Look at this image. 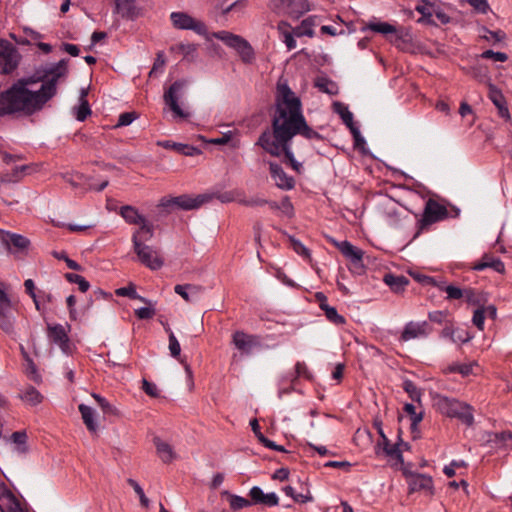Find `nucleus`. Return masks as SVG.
Here are the masks:
<instances>
[{
    "label": "nucleus",
    "mask_w": 512,
    "mask_h": 512,
    "mask_svg": "<svg viewBox=\"0 0 512 512\" xmlns=\"http://www.w3.org/2000/svg\"><path fill=\"white\" fill-rule=\"evenodd\" d=\"M68 72V60L62 59L45 70L38 89H31L39 81L33 78L21 79L8 90L0 93V116L22 111L31 114L41 109L57 91V83Z\"/></svg>",
    "instance_id": "f257e3e1"
},
{
    "label": "nucleus",
    "mask_w": 512,
    "mask_h": 512,
    "mask_svg": "<svg viewBox=\"0 0 512 512\" xmlns=\"http://www.w3.org/2000/svg\"><path fill=\"white\" fill-rule=\"evenodd\" d=\"M302 135L305 139H321L317 130H264L257 145L274 157L284 156L283 162L297 173H301L302 164L298 162L292 150L293 137Z\"/></svg>",
    "instance_id": "f03ea898"
},
{
    "label": "nucleus",
    "mask_w": 512,
    "mask_h": 512,
    "mask_svg": "<svg viewBox=\"0 0 512 512\" xmlns=\"http://www.w3.org/2000/svg\"><path fill=\"white\" fill-rule=\"evenodd\" d=\"M275 102L271 128H309L302 113L301 101L287 84H277Z\"/></svg>",
    "instance_id": "7ed1b4c3"
},
{
    "label": "nucleus",
    "mask_w": 512,
    "mask_h": 512,
    "mask_svg": "<svg viewBox=\"0 0 512 512\" xmlns=\"http://www.w3.org/2000/svg\"><path fill=\"white\" fill-rule=\"evenodd\" d=\"M433 405L442 415L456 418L468 427L474 424L473 407L465 402L442 394H436L433 397Z\"/></svg>",
    "instance_id": "20e7f679"
},
{
    "label": "nucleus",
    "mask_w": 512,
    "mask_h": 512,
    "mask_svg": "<svg viewBox=\"0 0 512 512\" xmlns=\"http://www.w3.org/2000/svg\"><path fill=\"white\" fill-rule=\"evenodd\" d=\"M449 217V212L443 204H440L433 198H429L425 202L421 219L417 222V231L413 236L416 239L420 234L432 224L443 221Z\"/></svg>",
    "instance_id": "39448f33"
},
{
    "label": "nucleus",
    "mask_w": 512,
    "mask_h": 512,
    "mask_svg": "<svg viewBox=\"0 0 512 512\" xmlns=\"http://www.w3.org/2000/svg\"><path fill=\"white\" fill-rule=\"evenodd\" d=\"M145 235L138 236V233L132 234L133 250L137 255L139 262L151 270H159L164 265V260L158 255L153 247L146 245Z\"/></svg>",
    "instance_id": "423d86ee"
},
{
    "label": "nucleus",
    "mask_w": 512,
    "mask_h": 512,
    "mask_svg": "<svg viewBox=\"0 0 512 512\" xmlns=\"http://www.w3.org/2000/svg\"><path fill=\"white\" fill-rule=\"evenodd\" d=\"M213 199V195L199 194L196 197H192L187 194H183L177 197H163L159 202V207L168 209L171 207H177L178 209L189 211L198 209L203 204L210 202Z\"/></svg>",
    "instance_id": "0eeeda50"
},
{
    "label": "nucleus",
    "mask_w": 512,
    "mask_h": 512,
    "mask_svg": "<svg viewBox=\"0 0 512 512\" xmlns=\"http://www.w3.org/2000/svg\"><path fill=\"white\" fill-rule=\"evenodd\" d=\"M120 216L130 225H139L133 233L138 236L145 235L144 240H151L154 236V225L149 222L138 209L132 205H124L120 208Z\"/></svg>",
    "instance_id": "6e6552de"
},
{
    "label": "nucleus",
    "mask_w": 512,
    "mask_h": 512,
    "mask_svg": "<svg viewBox=\"0 0 512 512\" xmlns=\"http://www.w3.org/2000/svg\"><path fill=\"white\" fill-rule=\"evenodd\" d=\"M185 82L175 81L164 93V102L172 112L175 119L185 120L190 117V111L179 104V99L183 95Z\"/></svg>",
    "instance_id": "1a4fd4ad"
},
{
    "label": "nucleus",
    "mask_w": 512,
    "mask_h": 512,
    "mask_svg": "<svg viewBox=\"0 0 512 512\" xmlns=\"http://www.w3.org/2000/svg\"><path fill=\"white\" fill-rule=\"evenodd\" d=\"M14 305L6 292V285L0 282V329L7 335L15 333Z\"/></svg>",
    "instance_id": "9d476101"
},
{
    "label": "nucleus",
    "mask_w": 512,
    "mask_h": 512,
    "mask_svg": "<svg viewBox=\"0 0 512 512\" xmlns=\"http://www.w3.org/2000/svg\"><path fill=\"white\" fill-rule=\"evenodd\" d=\"M270 8L278 15L298 19L310 10V4L308 0H271Z\"/></svg>",
    "instance_id": "9b49d317"
},
{
    "label": "nucleus",
    "mask_w": 512,
    "mask_h": 512,
    "mask_svg": "<svg viewBox=\"0 0 512 512\" xmlns=\"http://www.w3.org/2000/svg\"><path fill=\"white\" fill-rule=\"evenodd\" d=\"M212 36L221 40L227 46L235 49L244 62H249L253 56L251 45L241 36L228 31L214 32Z\"/></svg>",
    "instance_id": "f8f14e48"
},
{
    "label": "nucleus",
    "mask_w": 512,
    "mask_h": 512,
    "mask_svg": "<svg viewBox=\"0 0 512 512\" xmlns=\"http://www.w3.org/2000/svg\"><path fill=\"white\" fill-rule=\"evenodd\" d=\"M20 61L17 48L6 40H0V72L9 74L14 71Z\"/></svg>",
    "instance_id": "ddd939ff"
},
{
    "label": "nucleus",
    "mask_w": 512,
    "mask_h": 512,
    "mask_svg": "<svg viewBox=\"0 0 512 512\" xmlns=\"http://www.w3.org/2000/svg\"><path fill=\"white\" fill-rule=\"evenodd\" d=\"M170 20L177 29L192 30L199 35H207L208 30L206 25L185 12H172L170 14Z\"/></svg>",
    "instance_id": "4468645a"
},
{
    "label": "nucleus",
    "mask_w": 512,
    "mask_h": 512,
    "mask_svg": "<svg viewBox=\"0 0 512 512\" xmlns=\"http://www.w3.org/2000/svg\"><path fill=\"white\" fill-rule=\"evenodd\" d=\"M232 343L243 354L249 355L255 348L262 346L261 336L236 331L232 335Z\"/></svg>",
    "instance_id": "2eb2a0df"
},
{
    "label": "nucleus",
    "mask_w": 512,
    "mask_h": 512,
    "mask_svg": "<svg viewBox=\"0 0 512 512\" xmlns=\"http://www.w3.org/2000/svg\"><path fill=\"white\" fill-rule=\"evenodd\" d=\"M432 332V327L427 321H410L405 324L399 341L407 342L416 338H426Z\"/></svg>",
    "instance_id": "dca6fc26"
},
{
    "label": "nucleus",
    "mask_w": 512,
    "mask_h": 512,
    "mask_svg": "<svg viewBox=\"0 0 512 512\" xmlns=\"http://www.w3.org/2000/svg\"><path fill=\"white\" fill-rule=\"evenodd\" d=\"M0 511L1 512H27L18 498L4 482L0 483Z\"/></svg>",
    "instance_id": "f3484780"
},
{
    "label": "nucleus",
    "mask_w": 512,
    "mask_h": 512,
    "mask_svg": "<svg viewBox=\"0 0 512 512\" xmlns=\"http://www.w3.org/2000/svg\"><path fill=\"white\" fill-rule=\"evenodd\" d=\"M407 482L409 486V493L424 491L430 496L434 494L433 479L429 475L410 473Z\"/></svg>",
    "instance_id": "a211bd4d"
},
{
    "label": "nucleus",
    "mask_w": 512,
    "mask_h": 512,
    "mask_svg": "<svg viewBox=\"0 0 512 512\" xmlns=\"http://www.w3.org/2000/svg\"><path fill=\"white\" fill-rule=\"evenodd\" d=\"M251 505H264L275 507L279 503V497L275 492L264 493L261 487L253 486L248 493Z\"/></svg>",
    "instance_id": "6ab92c4d"
},
{
    "label": "nucleus",
    "mask_w": 512,
    "mask_h": 512,
    "mask_svg": "<svg viewBox=\"0 0 512 512\" xmlns=\"http://www.w3.org/2000/svg\"><path fill=\"white\" fill-rule=\"evenodd\" d=\"M269 171L272 179L275 181V184L278 188L282 190H291L294 188V178L292 176L287 175V173L283 170L281 165L275 162H270Z\"/></svg>",
    "instance_id": "aec40b11"
},
{
    "label": "nucleus",
    "mask_w": 512,
    "mask_h": 512,
    "mask_svg": "<svg viewBox=\"0 0 512 512\" xmlns=\"http://www.w3.org/2000/svg\"><path fill=\"white\" fill-rule=\"evenodd\" d=\"M48 337L64 353H68L70 350V339L67 331L61 324L48 325Z\"/></svg>",
    "instance_id": "412c9836"
},
{
    "label": "nucleus",
    "mask_w": 512,
    "mask_h": 512,
    "mask_svg": "<svg viewBox=\"0 0 512 512\" xmlns=\"http://www.w3.org/2000/svg\"><path fill=\"white\" fill-rule=\"evenodd\" d=\"M1 239L6 248L12 253L24 251L30 245V240L27 237L12 232H5Z\"/></svg>",
    "instance_id": "4be33fe9"
},
{
    "label": "nucleus",
    "mask_w": 512,
    "mask_h": 512,
    "mask_svg": "<svg viewBox=\"0 0 512 512\" xmlns=\"http://www.w3.org/2000/svg\"><path fill=\"white\" fill-rule=\"evenodd\" d=\"M337 247L344 257L349 259L356 268H363L362 259L364 252L351 244L349 241L344 240L340 243H337Z\"/></svg>",
    "instance_id": "5701e85b"
},
{
    "label": "nucleus",
    "mask_w": 512,
    "mask_h": 512,
    "mask_svg": "<svg viewBox=\"0 0 512 512\" xmlns=\"http://www.w3.org/2000/svg\"><path fill=\"white\" fill-rule=\"evenodd\" d=\"M200 139L213 145H228L231 149H238L241 144L240 139L231 130L226 133H222L220 137L206 139L205 137L200 136Z\"/></svg>",
    "instance_id": "b1692460"
},
{
    "label": "nucleus",
    "mask_w": 512,
    "mask_h": 512,
    "mask_svg": "<svg viewBox=\"0 0 512 512\" xmlns=\"http://www.w3.org/2000/svg\"><path fill=\"white\" fill-rule=\"evenodd\" d=\"M203 291V287L195 284H177L174 292L181 296L186 302H193Z\"/></svg>",
    "instance_id": "393cba45"
},
{
    "label": "nucleus",
    "mask_w": 512,
    "mask_h": 512,
    "mask_svg": "<svg viewBox=\"0 0 512 512\" xmlns=\"http://www.w3.org/2000/svg\"><path fill=\"white\" fill-rule=\"evenodd\" d=\"M18 397L32 407L38 406L44 400V396L32 385L24 387Z\"/></svg>",
    "instance_id": "a878e982"
},
{
    "label": "nucleus",
    "mask_w": 512,
    "mask_h": 512,
    "mask_svg": "<svg viewBox=\"0 0 512 512\" xmlns=\"http://www.w3.org/2000/svg\"><path fill=\"white\" fill-rule=\"evenodd\" d=\"M115 10L123 18L127 19H134L139 14L134 0H115Z\"/></svg>",
    "instance_id": "bb28decb"
},
{
    "label": "nucleus",
    "mask_w": 512,
    "mask_h": 512,
    "mask_svg": "<svg viewBox=\"0 0 512 512\" xmlns=\"http://www.w3.org/2000/svg\"><path fill=\"white\" fill-rule=\"evenodd\" d=\"M61 177L73 188H84L85 190H88L87 187L90 181V177L84 175L83 173L71 171L61 174Z\"/></svg>",
    "instance_id": "cd10ccee"
},
{
    "label": "nucleus",
    "mask_w": 512,
    "mask_h": 512,
    "mask_svg": "<svg viewBox=\"0 0 512 512\" xmlns=\"http://www.w3.org/2000/svg\"><path fill=\"white\" fill-rule=\"evenodd\" d=\"M384 282L395 293H401L409 285V279L403 275L385 274Z\"/></svg>",
    "instance_id": "c85d7f7f"
},
{
    "label": "nucleus",
    "mask_w": 512,
    "mask_h": 512,
    "mask_svg": "<svg viewBox=\"0 0 512 512\" xmlns=\"http://www.w3.org/2000/svg\"><path fill=\"white\" fill-rule=\"evenodd\" d=\"M78 410L81 413L83 422L87 429L90 432L95 433L97 431L98 425L94 418V410L90 406L83 403L79 404Z\"/></svg>",
    "instance_id": "c756f323"
},
{
    "label": "nucleus",
    "mask_w": 512,
    "mask_h": 512,
    "mask_svg": "<svg viewBox=\"0 0 512 512\" xmlns=\"http://www.w3.org/2000/svg\"><path fill=\"white\" fill-rule=\"evenodd\" d=\"M115 294L119 297H128L130 299L139 300L145 304H151V300L139 295L136 291L134 283L130 282L125 287H120L115 290Z\"/></svg>",
    "instance_id": "7c9ffc66"
},
{
    "label": "nucleus",
    "mask_w": 512,
    "mask_h": 512,
    "mask_svg": "<svg viewBox=\"0 0 512 512\" xmlns=\"http://www.w3.org/2000/svg\"><path fill=\"white\" fill-rule=\"evenodd\" d=\"M239 204L246 206V207H261L264 205H269V207L273 210H278L280 208L279 203L276 201H269L267 199L254 196L251 198H243L238 200Z\"/></svg>",
    "instance_id": "2f4dec72"
},
{
    "label": "nucleus",
    "mask_w": 512,
    "mask_h": 512,
    "mask_svg": "<svg viewBox=\"0 0 512 512\" xmlns=\"http://www.w3.org/2000/svg\"><path fill=\"white\" fill-rule=\"evenodd\" d=\"M333 111L340 116L343 124L346 125L347 128H355L353 125V113L346 104L335 102L333 104Z\"/></svg>",
    "instance_id": "473e14b6"
},
{
    "label": "nucleus",
    "mask_w": 512,
    "mask_h": 512,
    "mask_svg": "<svg viewBox=\"0 0 512 512\" xmlns=\"http://www.w3.org/2000/svg\"><path fill=\"white\" fill-rule=\"evenodd\" d=\"M154 443L157 453L164 463H169L174 459L175 454L170 444L162 441L160 438H155Z\"/></svg>",
    "instance_id": "72a5a7b5"
},
{
    "label": "nucleus",
    "mask_w": 512,
    "mask_h": 512,
    "mask_svg": "<svg viewBox=\"0 0 512 512\" xmlns=\"http://www.w3.org/2000/svg\"><path fill=\"white\" fill-rule=\"evenodd\" d=\"M278 31L282 36L283 42L285 43L288 50H293L296 48V40L294 39L293 33L290 31V25L285 21H280L278 23Z\"/></svg>",
    "instance_id": "f704fd0d"
},
{
    "label": "nucleus",
    "mask_w": 512,
    "mask_h": 512,
    "mask_svg": "<svg viewBox=\"0 0 512 512\" xmlns=\"http://www.w3.org/2000/svg\"><path fill=\"white\" fill-rule=\"evenodd\" d=\"M282 491L285 493V495H287L288 497H291L294 500V502H296V503L305 504L308 502H313V500H314V498L308 488L306 489L305 494L304 493H296L295 489L290 485L284 486L282 488Z\"/></svg>",
    "instance_id": "c9c22d12"
},
{
    "label": "nucleus",
    "mask_w": 512,
    "mask_h": 512,
    "mask_svg": "<svg viewBox=\"0 0 512 512\" xmlns=\"http://www.w3.org/2000/svg\"><path fill=\"white\" fill-rule=\"evenodd\" d=\"M383 216L390 226H397L400 222V213L392 202L383 205Z\"/></svg>",
    "instance_id": "e433bc0d"
},
{
    "label": "nucleus",
    "mask_w": 512,
    "mask_h": 512,
    "mask_svg": "<svg viewBox=\"0 0 512 512\" xmlns=\"http://www.w3.org/2000/svg\"><path fill=\"white\" fill-rule=\"evenodd\" d=\"M365 29H369L373 32L380 33L383 35L397 34V28L387 22H369Z\"/></svg>",
    "instance_id": "4c0bfd02"
},
{
    "label": "nucleus",
    "mask_w": 512,
    "mask_h": 512,
    "mask_svg": "<svg viewBox=\"0 0 512 512\" xmlns=\"http://www.w3.org/2000/svg\"><path fill=\"white\" fill-rule=\"evenodd\" d=\"M489 98L494 103V105L498 108L499 114L502 117H505L508 115V109L506 107V101L502 93L496 89H491Z\"/></svg>",
    "instance_id": "58836bf2"
},
{
    "label": "nucleus",
    "mask_w": 512,
    "mask_h": 512,
    "mask_svg": "<svg viewBox=\"0 0 512 512\" xmlns=\"http://www.w3.org/2000/svg\"><path fill=\"white\" fill-rule=\"evenodd\" d=\"M315 25V18L314 17H308L306 19H304L300 26H298L295 30H294V34L297 36V37H301V36H308V37H312L314 35V31H313V26Z\"/></svg>",
    "instance_id": "ea45409f"
},
{
    "label": "nucleus",
    "mask_w": 512,
    "mask_h": 512,
    "mask_svg": "<svg viewBox=\"0 0 512 512\" xmlns=\"http://www.w3.org/2000/svg\"><path fill=\"white\" fill-rule=\"evenodd\" d=\"M92 397L96 400L101 410L106 415L119 416V410L112 405L105 397L92 393Z\"/></svg>",
    "instance_id": "a19ab883"
},
{
    "label": "nucleus",
    "mask_w": 512,
    "mask_h": 512,
    "mask_svg": "<svg viewBox=\"0 0 512 512\" xmlns=\"http://www.w3.org/2000/svg\"><path fill=\"white\" fill-rule=\"evenodd\" d=\"M402 388L408 394L412 401H421L422 392L412 380L405 379L402 383Z\"/></svg>",
    "instance_id": "79ce46f5"
},
{
    "label": "nucleus",
    "mask_w": 512,
    "mask_h": 512,
    "mask_svg": "<svg viewBox=\"0 0 512 512\" xmlns=\"http://www.w3.org/2000/svg\"><path fill=\"white\" fill-rule=\"evenodd\" d=\"M288 240L290 243L291 248L295 253L302 256L304 259H311V252L310 250L298 239H296L292 235H288Z\"/></svg>",
    "instance_id": "37998d69"
},
{
    "label": "nucleus",
    "mask_w": 512,
    "mask_h": 512,
    "mask_svg": "<svg viewBox=\"0 0 512 512\" xmlns=\"http://www.w3.org/2000/svg\"><path fill=\"white\" fill-rule=\"evenodd\" d=\"M322 311L329 322L335 325H344L346 323L345 317L340 315L335 307L327 305Z\"/></svg>",
    "instance_id": "c03bdc74"
},
{
    "label": "nucleus",
    "mask_w": 512,
    "mask_h": 512,
    "mask_svg": "<svg viewBox=\"0 0 512 512\" xmlns=\"http://www.w3.org/2000/svg\"><path fill=\"white\" fill-rule=\"evenodd\" d=\"M91 114V109L89 107V103L86 100V94L85 92L82 93L80 97V105L75 108V117L79 121H84L88 115Z\"/></svg>",
    "instance_id": "a18cd8bd"
},
{
    "label": "nucleus",
    "mask_w": 512,
    "mask_h": 512,
    "mask_svg": "<svg viewBox=\"0 0 512 512\" xmlns=\"http://www.w3.org/2000/svg\"><path fill=\"white\" fill-rule=\"evenodd\" d=\"M353 136V147L362 155H368L369 151L366 147V140L361 134V130H350Z\"/></svg>",
    "instance_id": "49530a36"
},
{
    "label": "nucleus",
    "mask_w": 512,
    "mask_h": 512,
    "mask_svg": "<svg viewBox=\"0 0 512 512\" xmlns=\"http://www.w3.org/2000/svg\"><path fill=\"white\" fill-rule=\"evenodd\" d=\"M312 379V374L304 362L298 361L295 364V375H291L288 380L293 384L298 378Z\"/></svg>",
    "instance_id": "de8ad7c7"
},
{
    "label": "nucleus",
    "mask_w": 512,
    "mask_h": 512,
    "mask_svg": "<svg viewBox=\"0 0 512 512\" xmlns=\"http://www.w3.org/2000/svg\"><path fill=\"white\" fill-rule=\"evenodd\" d=\"M226 493L228 495L229 505L232 510L236 511L244 507L251 506L250 499H246L239 495L230 494L228 492Z\"/></svg>",
    "instance_id": "09e8293b"
},
{
    "label": "nucleus",
    "mask_w": 512,
    "mask_h": 512,
    "mask_svg": "<svg viewBox=\"0 0 512 512\" xmlns=\"http://www.w3.org/2000/svg\"><path fill=\"white\" fill-rule=\"evenodd\" d=\"M65 279L70 283H75L81 292H87L90 288V283L81 275L75 273H66Z\"/></svg>",
    "instance_id": "8fccbe9b"
},
{
    "label": "nucleus",
    "mask_w": 512,
    "mask_h": 512,
    "mask_svg": "<svg viewBox=\"0 0 512 512\" xmlns=\"http://www.w3.org/2000/svg\"><path fill=\"white\" fill-rule=\"evenodd\" d=\"M176 153L184 156H197L202 154V150L186 143L177 142L175 150Z\"/></svg>",
    "instance_id": "3c124183"
},
{
    "label": "nucleus",
    "mask_w": 512,
    "mask_h": 512,
    "mask_svg": "<svg viewBox=\"0 0 512 512\" xmlns=\"http://www.w3.org/2000/svg\"><path fill=\"white\" fill-rule=\"evenodd\" d=\"M23 178L22 173L19 171V166H15L11 172H3L0 174L1 183H16Z\"/></svg>",
    "instance_id": "603ef678"
},
{
    "label": "nucleus",
    "mask_w": 512,
    "mask_h": 512,
    "mask_svg": "<svg viewBox=\"0 0 512 512\" xmlns=\"http://www.w3.org/2000/svg\"><path fill=\"white\" fill-rule=\"evenodd\" d=\"M483 259L487 262V268H491L500 274L505 273V264L500 258H493L485 254Z\"/></svg>",
    "instance_id": "864d4df0"
},
{
    "label": "nucleus",
    "mask_w": 512,
    "mask_h": 512,
    "mask_svg": "<svg viewBox=\"0 0 512 512\" xmlns=\"http://www.w3.org/2000/svg\"><path fill=\"white\" fill-rule=\"evenodd\" d=\"M27 438H28L27 433L24 430L13 432L11 435L12 441L19 446L20 452L27 451V446H26Z\"/></svg>",
    "instance_id": "5fc2aeb1"
},
{
    "label": "nucleus",
    "mask_w": 512,
    "mask_h": 512,
    "mask_svg": "<svg viewBox=\"0 0 512 512\" xmlns=\"http://www.w3.org/2000/svg\"><path fill=\"white\" fill-rule=\"evenodd\" d=\"M463 297L465 298L468 304L481 305L482 303L481 293L473 288L465 289V294Z\"/></svg>",
    "instance_id": "6e6d98bb"
},
{
    "label": "nucleus",
    "mask_w": 512,
    "mask_h": 512,
    "mask_svg": "<svg viewBox=\"0 0 512 512\" xmlns=\"http://www.w3.org/2000/svg\"><path fill=\"white\" fill-rule=\"evenodd\" d=\"M138 118V113L135 111L124 112L119 115L118 123L114 125L112 128H119L121 126L130 125L135 119Z\"/></svg>",
    "instance_id": "4d7b16f0"
},
{
    "label": "nucleus",
    "mask_w": 512,
    "mask_h": 512,
    "mask_svg": "<svg viewBox=\"0 0 512 512\" xmlns=\"http://www.w3.org/2000/svg\"><path fill=\"white\" fill-rule=\"evenodd\" d=\"M449 316V312L447 310H437V311H432V312H429L428 313V319L433 322V323H437V324H442V323H446L448 324L450 321L447 320Z\"/></svg>",
    "instance_id": "13d9d810"
},
{
    "label": "nucleus",
    "mask_w": 512,
    "mask_h": 512,
    "mask_svg": "<svg viewBox=\"0 0 512 512\" xmlns=\"http://www.w3.org/2000/svg\"><path fill=\"white\" fill-rule=\"evenodd\" d=\"M147 307H141L135 310V316L140 320H148L155 316L156 311L152 303Z\"/></svg>",
    "instance_id": "bf43d9fd"
},
{
    "label": "nucleus",
    "mask_w": 512,
    "mask_h": 512,
    "mask_svg": "<svg viewBox=\"0 0 512 512\" xmlns=\"http://www.w3.org/2000/svg\"><path fill=\"white\" fill-rule=\"evenodd\" d=\"M473 365L471 363L452 364L449 366V371L452 373H459L462 376H469L472 373Z\"/></svg>",
    "instance_id": "052dcab7"
},
{
    "label": "nucleus",
    "mask_w": 512,
    "mask_h": 512,
    "mask_svg": "<svg viewBox=\"0 0 512 512\" xmlns=\"http://www.w3.org/2000/svg\"><path fill=\"white\" fill-rule=\"evenodd\" d=\"M444 289L447 293V299L449 300L461 299L465 294V289H461L454 285H448L447 287H444Z\"/></svg>",
    "instance_id": "680f3d73"
},
{
    "label": "nucleus",
    "mask_w": 512,
    "mask_h": 512,
    "mask_svg": "<svg viewBox=\"0 0 512 512\" xmlns=\"http://www.w3.org/2000/svg\"><path fill=\"white\" fill-rule=\"evenodd\" d=\"M142 389L143 391L152 398H157L160 395L159 389L155 383L146 380L145 378L142 380Z\"/></svg>",
    "instance_id": "e2e57ef3"
},
{
    "label": "nucleus",
    "mask_w": 512,
    "mask_h": 512,
    "mask_svg": "<svg viewBox=\"0 0 512 512\" xmlns=\"http://www.w3.org/2000/svg\"><path fill=\"white\" fill-rule=\"evenodd\" d=\"M169 351L172 357L177 358L181 352V346L173 331H170L169 335Z\"/></svg>",
    "instance_id": "0e129e2a"
},
{
    "label": "nucleus",
    "mask_w": 512,
    "mask_h": 512,
    "mask_svg": "<svg viewBox=\"0 0 512 512\" xmlns=\"http://www.w3.org/2000/svg\"><path fill=\"white\" fill-rule=\"evenodd\" d=\"M385 455L390 457V458L395 459L399 463H403L404 462L403 454H402V451L400 449V443H398V442L393 444L390 449H387Z\"/></svg>",
    "instance_id": "69168bd1"
},
{
    "label": "nucleus",
    "mask_w": 512,
    "mask_h": 512,
    "mask_svg": "<svg viewBox=\"0 0 512 512\" xmlns=\"http://www.w3.org/2000/svg\"><path fill=\"white\" fill-rule=\"evenodd\" d=\"M410 276L423 286H430L431 284H436L435 278L419 272H410Z\"/></svg>",
    "instance_id": "338daca9"
},
{
    "label": "nucleus",
    "mask_w": 512,
    "mask_h": 512,
    "mask_svg": "<svg viewBox=\"0 0 512 512\" xmlns=\"http://www.w3.org/2000/svg\"><path fill=\"white\" fill-rule=\"evenodd\" d=\"M472 336L465 329L456 328L455 335L452 338L453 343L464 344L471 340Z\"/></svg>",
    "instance_id": "774afa93"
}]
</instances>
